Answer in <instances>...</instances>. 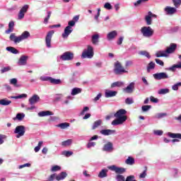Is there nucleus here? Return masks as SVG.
I'll list each match as a JSON object with an SVG mask.
<instances>
[{
	"instance_id": "1",
	"label": "nucleus",
	"mask_w": 181,
	"mask_h": 181,
	"mask_svg": "<svg viewBox=\"0 0 181 181\" xmlns=\"http://www.w3.org/2000/svg\"><path fill=\"white\" fill-rule=\"evenodd\" d=\"M127 110L124 109L119 110L115 115L114 117L116 119L112 122V125H122L127 119H128V117H127Z\"/></svg>"
},
{
	"instance_id": "2",
	"label": "nucleus",
	"mask_w": 181,
	"mask_h": 181,
	"mask_svg": "<svg viewBox=\"0 0 181 181\" xmlns=\"http://www.w3.org/2000/svg\"><path fill=\"white\" fill-rule=\"evenodd\" d=\"M28 37H30V33L24 31L20 36H16V34L11 33L9 39L16 45L21 43L23 40H25V39H28Z\"/></svg>"
},
{
	"instance_id": "3",
	"label": "nucleus",
	"mask_w": 181,
	"mask_h": 181,
	"mask_svg": "<svg viewBox=\"0 0 181 181\" xmlns=\"http://www.w3.org/2000/svg\"><path fill=\"white\" fill-rule=\"evenodd\" d=\"M94 57V48L91 45H88L87 49H85L81 54L82 59H93Z\"/></svg>"
},
{
	"instance_id": "4",
	"label": "nucleus",
	"mask_w": 181,
	"mask_h": 181,
	"mask_svg": "<svg viewBox=\"0 0 181 181\" xmlns=\"http://www.w3.org/2000/svg\"><path fill=\"white\" fill-rule=\"evenodd\" d=\"M141 33L144 37H152L153 36V29L151 27H143L141 29Z\"/></svg>"
},
{
	"instance_id": "5",
	"label": "nucleus",
	"mask_w": 181,
	"mask_h": 181,
	"mask_svg": "<svg viewBox=\"0 0 181 181\" xmlns=\"http://www.w3.org/2000/svg\"><path fill=\"white\" fill-rule=\"evenodd\" d=\"M107 168L110 170L115 172L117 175H122L123 173H125L127 172V169H125L124 168L117 167L115 165L108 166Z\"/></svg>"
},
{
	"instance_id": "6",
	"label": "nucleus",
	"mask_w": 181,
	"mask_h": 181,
	"mask_svg": "<svg viewBox=\"0 0 181 181\" xmlns=\"http://www.w3.org/2000/svg\"><path fill=\"white\" fill-rule=\"evenodd\" d=\"M114 72L117 75L122 74V73H127L124 66L118 61L115 64Z\"/></svg>"
},
{
	"instance_id": "7",
	"label": "nucleus",
	"mask_w": 181,
	"mask_h": 181,
	"mask_svg": "<svg viewBox=\"0 0 181 181\" xmlns=\"http://www.w3.org/2000/svg\"><path fill=\"white\" fill-rule=\"evenodd\" d=\"M53 35H54V30H50L45 37V44L49 49L52 47V37H53Z\"/></svg>"
},
{
	"instance_id": "8",
	"label": "nucleus",
	"mask_w": 181,
	"mask_h": 181,
	"mask_svg": "<svg viewBox=\"0 0 181 181\" xmlns=\"http://www.w3.org/2000/svg\"><path fill=\"white\" fill-rule=\"evenodd\" d=\"M25 132H26V130L23 125L17 126L14 131V134H17L16 138L23 136V135H25Z\"/></svg>"
},
{
	"instance_id": "9",
	"label": "nucleus",
	"mask_w": 181,
	"mask_h": 181,
	"mask_svg": "<svg viewBox=\"0 0 181 181\" xmlns=\"http://www.w3.org/2000/svg\"><path fill=\"white\" fill-rule=\"evenodd\" d=\"M60 59L64 62L73 60V59H74V54L70 52H66L62 55H61Z\"/></svg>"
},
{
	"instance_id": "10",
	"label": "nucleus",
	"mask_w": 181,
	"mask_h": 181,
	"mask_svg": "<svg viewBox=\"0 0 181 181\" xmlns=\"http://www.w3.org/2000/svg\"><path fill=\"white\" fill-rule=\"evenodd\" d=\"M28 9H29V5L25 4L24 5L21 9L20 10L18 16V18L21 21V19H23L25 18V13L28 12Z\"/></svg>"
},
{
	"instance_id": "11",
	"label": "nucleus",
	"mask_w": 181,
	"mask_h": 181,
	"mask_svg": "<svg viewBox=\"0 0 181 181\" xmlns=\"http://www.w3.org/2000/svg\"><path fill=\"white\" fill-rule=\"evenodd\" d=\"M153 77L156 80H163L165 78H169V76L165 72H160L153 74Z\"/></svg>"
},
{
	"instance_id": "12",
	"label": "nucleus",
	"mask_w": 181,
	"mask_h": 181,
	"mask_svg": "<svg viewBox=\"0 0 181 181\" xmlns=\"http://www.w3.org/2000/svg\"><path fill=\"white\" fill-rule=\"evenodd\" d=\"M71 32H73V28L70 26H66L64 28V31L62 35L63 39H67L69 37V35L71 33Z\"/></svg>"
},
{
	"instance_id": "13",
	"label": "nucleus",
	"mask_w": 181,
	"mask_h": 181,
	"mask_svg": "<svg viewBox=\"0 0 181 181\" xmlns=\"http://www.w3.org/2000/svg\"><path fill=\"white\" fill-rule=\"evenodd\" d=\"M29 57L23 55L20 57L18 62H17L18 66H26L28 64V59Z\"/></svg>"
},
{
	"instance_id": "14",
	"label": "nucleus",
	"mask_w": 181,
	"mask_h": 181,
	"mask_svg": "<svg viewBox=\"0 0 181 181\" xmlns=\"http://www.w3.org/2000/svg\"><path fill=\"white\" fill-rule=\"evenodd\" d=\"M134 90H135V83L132 82L124 89V91L127 93V94H132V93H134Z\"/></svg>"
},
{
	"instance_id": "15",
	"label": "nucleus",
	"mask_w": 181,
	"mask_h": 181,
	"mask_svg": "<svg viewBox=\"0 0 181 181\" xmlns=\"http://www.w3.org/2000/svg\"><path fill=\"white\" fill-rule=\"evenodd\" d=\"M177 47V45L175 43H171L168 47H167L165 52L168 54H170L172 53H175L176 51V49Z\"/></svg>"
},
{
	"instance_id": "16",
	"label": "nucleus",
	"mask_w": 181,
	"mask_h": 181,
	"mask_svg": "<svg viewBox=\"0 0 181 181\" xmlns=\"http://www.w3.org/2000/svg\"><path fill=\"white\" fill-rule=\"evenodd\" d=\"M164 11L166 13V15H173L176 13L177 10L176 9V8L174 7L166 6L164 8Z\"/></svg>"
},
{
	"instance_id": "17",
	"label": "nucleus",
	"mask_w": 181,
	"mask_h": 181,
	"mask_svg": "<svg viewBox=\"0 0 181 181\" xmlns=\"http://www.w3.org/2000/svg\"><path fill=\"white\" fill-rule=\"evenodd\" d=\"M40 101V97L37 95H33L30 99L29 103L30 105H34V104H36Z\"/></svg>"
},
{
	"instance_id": "18",
	"label": "nucleus",
	"mask_w": 181,
	"mask_h": 181,
	"mask_svg": "<svg viewBox=\"0 0 181 181\" xmlns=\"http://www.w3.org/2000/svg\"><path fill=\"white\" fill-rule=\"evenodd\" d=\"M118 94V92L115 90H106L105 93V97L106 98H111V97H115Z\"/></svg>"
},
{
	"instance_id": "19",
	"label": "nucleus",
	"mask_w": 181,
	"mask_h": 181,
	"mask_svg": "<svg viewBox=\"0 0 181 181\" xmlns=\"http://www.w3.org/2000/svg\"><path fill=\"white\" fill-rule=\"evenodd\" d=\"M15 28V22L10 21L8 23V29L5 31L6 35H9V33H12L13 32V29Z\"/></svg>"
},
{
	"instance_id": "20",
	"label": "nucleus",
	"mask_w": 181,
	"mask_h": 181,
	"mask_svg": "<svg viewBox=\"0 0 181 181\" xmlns=\"http://www.w3.org/2000/svg\"><path fill=\"white\" fill-rule=\"evenodd\" d=\"M117 35L118 33H117V30H113L107 34V40H112V39H115V37H117Z\"/></svg>"
},
{
	"instance_id": "21",
	"label": "nucleus",
	"mask_w": 181,
	"mask_h": 181,
	"mask_svg": "<svg viewBox=\"0 0 181 181\" xmlns=\"http://www.w3.org/2000/svg\"><path fill=\"white\" fill-rule=\"evenodd\" d=\"M100 134L102 135H105V136L108 135H112V134H115V130H112V129H102L100 131Z\"/></svg>"
},
{
	"instance_id": "22",
	"label": "nucleus",
	"mask_w": 181,
	"mask_h": 181,
	"mask_svg": "<svg viewBox=\"0 0 181 181\" xmlns=\"http://www.w3.org/2000/svg\"><path fill=\"white\" fill-rule=\"evenodd\" d=\"M112 149V143L111 142H107L103 146V151H105V152H111Z\"/></svg>"
},
{
	"instance_id": "23",
	"label": "nucleus",
	"mask_w": 181,
	"mask_h": 181,
	"mask_svg": "<svg viewBox=\"0 0 181 181\" xmlns=\"http://www.w3.org/2000/svg\"><path fill=\"white\" fill-rule=\"evenodd\" d=\"M67 177V173L66 172H62L58 175L56 176L57 180H64V179H66Z\"/></svg>"
},
{
	"instance_id": "24",
	"label": "nucleus",
	"mask_w": 181,
	"mask_h": 181,
	"mask_svg": "<svg viewBox=\"0 0 181 181\" xmlns=\"http://www.w3.org/2000/svg\"><path fill=\"white\" fill-rule=\"evenodd\" d=\"M108 173V170L107 169H103L98 174V177H100V179H103L104 177H107V174Z\"/></svg>"
},
{
	"instance_id": "25",
	"label": "nucleus",
	"mask_w": 181,
	"mask_h": 181,
	"mask_svg": "<svg viewBox=\"0 0 181 181\" xmlns=\"http://www.w3.org/2000/svg\"><path fill=\"white\" fill-rule=\"evenodd\" d=\"M98 42H100V35L98 34L93 35L92 36L93 45H98Z\"/></svg>"
},
{
	"instance_id": "26",
	"label": "nucleus",
	"mask_w": 181,
	"mask_h": 181,
	"mask_svg": "<svg viewBox=\"0 0 181 181\" xmlns=\"http://www.w3.org/2000/svg\"><path fill=\"white\" fill-rule=\"evenodd\" d=\"M125 164L130 165L131 166H132V165H135V158L129 156L127 159L125 160Z\"/></svg>"
},
{
	"instance_id": "27",
	"label": "nucleus",
	"mask_w": 181,
	"mask_h": 181,
	"mask_svg": "<svg viewBox=\"0 0 181 181\" xmlns=\"http://www.w3.org/2000/svg\"><path fill=\"white\" fill-rule=\"evenodd\" d=\"M6 50H7V52L13 53V54H18L19 53V50L16 49V48L13 47H7L6 48Z\"/></svg>"
},
{
	"instance_id": "28",
	"label": "nucleus",
	"mask_w": 181,
	"mask_h": 181,
	"mask_svg": "<svg viewBox=\"0 0 181 181\" xmlns=\"http://www.w3.org/2000/svg\"><path fill=\"white\" fill-rule=\"evenodd\" d=\"M168 135L170 136V138H173L175 139V138H177V139H181V134L180 133H170L168 132Z\"/></svg>"
},
{
	"instance_id": "29",
	"label": "nucleus",
	"mask_w": 181,
	"mask_h": 181,
	"mask_svg": "<svg viewBox=\"0 0 181 181\" xmlns=\"http://www.w3.org/2000/svg\"><path fill=\"white\" fill-rule=\"evenodd\" d=\"M101 124H103V120L101 119H98L96 120L95 122H94L93 126H92V129H97V128H98V127H100Z\"/></svg>"
},
{
	"instance_id": "30",
	"label": "nucleus",
	"mask_w": 181,
	"mask_h": 181,
	"mask_svg": "<svg viewBox=\"0 0 181 181\" xmlns=\"http://www.w3.org/2000/svg\"><path fill=\"white\" fill-rule=\"evenodd\" d=\"M39 117H47V115H53V112L47 110V111H42L38 113Z\"/></svg>"
},
{
	"instance_id": "31",
	"label": "nucleus",
	"mask_w": 181,
	"mask_h": 181,
	"mask_svg": "<svg viewBox=\"0 0 181 181\" xmlns=\"http://www.w3.org/2000/svg\"><path fill=\"white\" fill-rule=\"evenodd\" d=\"M49 83H51V84H54V85L62 84V80L56 79L54 78L50 77L49 78Z\"/></svg>"
},
{
	"instance_id": "32",
	"label": "nucleus",
	"mask_w": 181,
	"mask_h": 181,
	"mask_svg": "<svg viewBox=\"0 0 181 181\" xmlns=\"http://www.w3.org/2000/svg\"><path fill=\"white\" fill-rule=\"evenodd\" d=\"M156 57H167L168 54L166 51H159L156 54Z\"/></svg>"
},
{
	"instance_id": "33",
	"label": "nucleus",
	"mask_w": 181,
	"mask_h": 181,
	"mask_svg": "<svg viewBox=\"0 0 181 181\" xmlns=\"http://www.w3.org/2000/svg\"><path fill=\"white\" fill-rule=\"evenodd\" d=\"M12 104V101L7 99H1L0 100V105H9Z\"/></svg>"
},
{
	"instance_id": "34",
	"label": "nucleus",
	"mask_w": 181,
	"mask_h": 181,
	"mask_svg": "<svg viewBox=\"0 0 181 181\" xmlns=\"http://www.w3.org/2000/svg\"><path fill=\"white\" fill-rule=\"evenodd\" d=\"M124 86V82L116 81L111 84V88H114L115 87H122Z\"/></svg>"
},
{
	"instance_id": "35",
	"label": "nucleus",
	"mask_w": 181,
	"mask_h": 181,
	"mask_svg": "<svg viewBox=\"0 0 181 181\" xmlns=\"http://www.w3.org/2000/svg\"><path fill=\"white\" fill-rule=\"evenodd\" d=\"M156 64L153 62H149V64L147 66V71L148 73L151 72V70H153L155 69Z\"/></svg>"
},
{
	"instance_id": "36",
	"label": "nucleus",
	"mask_w": 181,
	"mask_h": 181,
	"mask_svg": "<svg viewBox=\"0 0 181 181\" xmlns=\"http://www.w3.org/2000/svg\"><path fill=\"white\" fill-rule=\"evenodd\" d=\"M81 93V88H74L72 89L71 95H77V94H80Z\"/></svg>"
},
{
	"instance_id": "37",
	"label": "nucleus",
	"mask_w": 181,
	"mask_h": 181,
	"mask_svg": "<svg viewBox=\"0 0 181 181\" xmlns=\"http://www.w3.org/2000/svg\"><path fill=\"white\" fill-rule=\"evenodd\" d=\"M25 118V115L23 113H18L16 117H14L13 119L16 121V119H18V121H22L23 119Z\"/></svg>"
},
{
	"instance_id": "38",
	"label": "nucleus",
	"mask_w": 181,
	"mask_h": 181,
	"mask_svg": "<svg viewBox=\"0 0 181 181\" xmlns=\"http://www.w3.org/2000/svg\"><path fill=\"white\" fill-rule=\"evenodd\" d=\"M58 127H59L61 129H66V128H69V127H70V123H61L58 125Z\"/></svg>"
},
{
	"instance_id": "39",
	"label": "nucleus",
	"mask_w": 181,
	"mask_h": 181,
	"mask_svg": "<svg viewBox=\"0 0 181 181\" xmlns=\"http://www.w3.org/2000/svg\"><path fill=\"white\" fill-rule=\"evenodd\" d=\"M47 17L44 19V23L45 25H47L49 23V19H50V17L52 16V11H47Z\"/></svg>"
},
{
	"instance_id": "40",
	"label": "nucleus",
	"mask_w": 181,
	"mask_h": 181,
	"mask_svg": "<svg viewBox=\"0 0 181 181\" xmlns=\"http://www.w3.org/2000/svg\"><path fill=\"white\" fill-rule=\"evenodd\" d=\"M71 142H73L71 139H68L62 141V146H70V145H71Z\"/></svg>"
},
{
	"instance_id": "41",
	"label": "nucleus",
	"mask_w": 181,
	"mask_h": 181,
	"mask_svg": "<svg viewBox=\"0 0 181 181\" xmlns=\"http://www.w3.org/2000/svg\"><path fill=\"white\" fill-rule=\"evenodd\" d=\"M10 84H12L14 87H19V85H18V79L15 78L10 80Z\"/></svg>"
},
{
	"instance_id": "42",
	"label": "nucleus",
	"mask_w": 181,
	"mask_h": 181,
	"mask_svg": "<svg viewBox=\"0 0 181 181\" xmlns=\"http://www.w3.org/2000/svg\"><path fill=\"white\" fill-rule=\"evenodd\" d=\"M28 97V95L23 93L21 95H19L18 96H11V98H14L15 100H18L19 98H26Z\"/></svg>"
},
{
	"instance_id": "43",
	"label": "nucleus",
	"mask_w": 181,
	"mask_h": 181,
	"mask_svg": "<svg viewBox=\"0 0 181 181\" xmlns=\"http://www.w3.org/2000/svg\"><path fill=\"white\" fill-rule=\"evenodd\" d=\"M139 54H141L142 56H145L148 59H151V54H149V52H148L146 51H141L139 52Z\"/></svg>"
},
{
	"instance_id": "44",
	"label": "nucleus",
	"mask_w": 181,
	"mask_h": 181,
	"mask_svg": "<svg viewBox=\"0 0 181 181\" xmlns=\"http://www.w3.org/2000/svg\"><path fill=\"white\" fill-rule=\"evenodd\" d=\"M147 170H148V168L146 167H145V170H144V172L139 175L140 179H145V177H146V171Z\"/></svg>"
},
{
	"instance_id": "45",
	"label": "nucleus",
	"mask_w": 181,
	"mask_h": 181,
	"mask_svg": "<svg viewBox=\"0 0 181 181\" xmlns=\"http://www.w3.org/2000/svg\"><path fill=\"white\" fill-rule=\"evenodd\" d=\"M168 93H169V89L168 88H162L158 90V94L165 95V94H168Z\"/></svg>"
},
{
	"instance_id": "46",
	"label": "nucleus",
	"mask_w": 181,
	"mask_h": 181,
	"mask_svg": "<svg viewBox=\"0 0 181 181\" xmlns=\"http://www.w3.org/2000/svg\"><path fill=\"white\" fill-rule=\"evenodd\" d=\"M62 155H64L66 158H69V157L71 156V155H73V152L72 151H64L62 152Z\"/></svg>"
},
{
	"instance_id": "47",
	"label": "nucleus",
	"mask_w": 181,
	"mask_h": 181,
	"mask_svg": "<svg viewBox=\"0 0 181 181\" xmlns=\"http://www.w3.org/2000/svg\"><path fill=\"white\" fill-rule=\"evenodd\" d=\"M116 180L117 181H125V177H124V175L121 174H118L117 175H116Z\"/></svg>"
},
{
	"instance_id": "48",
	"label": "nucleus",
	"mask_w": 181,
	"mask_h": 181,
	"mask_svg": "<svg viewBox=\"0 0 181 181\" xmlns=\"http://www.w3.org/2000/svg\"><path fill=\"white\" fill-rule=\"evenodd\" d=\"M145 19L147 25H152V18H151V16H149L148 15L146 16Z\"/></svg>"
},
{
	"instance_id": "49",
	"label": "nucleus",
	"mask_w": 181,
	"mask_h": 181,
	"mask_svg": "<svg viewBox=\"0 0 181 181\" xmlns=\"http://www.w3.org/2000/svg\"><path fill=\"white\" fill-rule=\"evenodd\" d=\"M10 70H11V66L3 67V68L1 69V74L6 73V72H8V71H10Z\"/></svg>"
},
{
	"instance_id": "50",
	"label": "nucleus",
	"mask_w": 181,
	"mask_h": 181,
	"mask_svg": "<svg viewBox=\"0 0 181 181\" xmlns=\"http://www.w3.org/2000/svg\"><path fill=\"white\" fill-rule=\"evenodd\" d=\"M59 170H62V167L59 165H54L51 169L52 172H57Z\"/></svg>"
},
{
	"instance_id": "51",
	"label": "nucleus",
	"mask_w": 181,
	"mask_h": 181,
	"mask_svg": "<svg viewBox=\"0 0 181 181\" xmlns=\"http://www.w3.org/2000/svg\"><path fill=\"white\" fill-rule=\"evenodd\" d=\"M152 106L151 105H144L141 107V110L144 112H146V111H148V110H151Z\"/></svg>"
},
{
	"instance_id": "52",
	"label": "nucleus",
	"mask_w": 181,
	"mask_h": 181,
	"mask_svg": "<svg viewBox=\"0 0 181 181\" xmlns=\"http://www.w3.org/2000/svg\"><path fill=\"white\" fill-rule=\"evenodd\" d=\"M125 103L127 104V105L134 104V99H132V98H127L125 100Z\"/></svg>"
},
{
	"instance_id": "53",
	"label": "nucleus",
	"mask_w": 181,
	"mask_h": 181,
	"mask_svg": "<svg viewBox=\"0 0 181 181\" xmlns=\"http://www.w3.org/2000/svg\"><path fill=\"white\" fill-rule=\"evenodd\" d=\"M181 86V82L175 83L174 86H173L172 88L175 91H177L179 90V87Z\"/></svg>"
},
{
	"instance_id": "54",
	"label": "nucleus",
	"mask_w": 181,
	"mask_h": 181,
	"mask_svg": "<svg viewBox=\"0 0 181 181\" xmlns=\"http://www.w3.org/2000/svg\"><path fill=\"white\" fill-rule=\"evenodd\" d=\"M6 139V136L5 134H0V145H2Z\"/></svg>"
},
{
	"instance_id": "55",
	"label": "nucleus",
	"mask_w": 181,
	"mask_h": 181,
	"mask_svg": "<svg viewBox=\"0 0 181 181\" xmlns=\"http://www.w3.org/2000/svg\"><path fill=\"white\" fill-rule=\"evenodd\" d=\"M173 2L175 8H179L180 5H181V0H173Z\"/></svg>"
},
{
	"instance_id": "56",
	"label": "nucleus",
	"mask_w": 181,
	"mask_h": 181,
	"mask_svg": "<svg viewBox=\"0 0 181 181\" xmlns=\"http://www.w3.org/2000/svg\"><path fill=\"white\" fill-rule=\"evenodd\" d=\"M90 110V107H84L83 110L81 112L80 115L83 116L86 114V112H87V111Z\"/></svg>"
},
{
	"instance_id": "57",
	"label": "nucleus",
	"mask_w": 181,
	"mask_h": 181,
	"mask_svg": "<svg viewBox=\"0 0 181 181\" xmlns=\"http://www.w3.org/2000/svg\"><path fill=\"white\" fill-rule=\"evenodd\" d=\"M156 63H157V64H159V66H165V62H163V61L159 59H155Z\"/></svg>"
},
{
	"instance_id": "58",
	"label": "nucleus",
	"mask_w": 181,
	"mask_h": 181,
	"mask_svg": "<svg viewBox=\"0 0 181 181\" xmlns=\"http://www.w3.org/2000/svg\"><path fill=\"white\" fill-rule=\"evenodd\" d=\"M104 8L105 9H107L108 11L112 9V6L110 3H105L104 5Z\"/></svg>"
},
{
	"instance_id": "59",
	"label": "nucleus",
	"mask_w": 181,
	"mask_h": 181,
	"mask_svg": "<svg viewBox=\"0 0 181 181\" xmlns=\"http://www.w3.org/2000/svg\"><path fill=\"white\" fill-rule=\"evenodd\" d=\"M56 174L51 175L46 181H53L54 179H56Z\"/></svg>"
},
{
	"instance_id": "60",
	"label": "nucleus",
	"mask_w": 181,
	"mask_h": 181,
	"mask_svg": "<svg viewBox=\"0 0 181 181\" xmlns=\"http://www.w3.org/2000/svg\"><path fill=\"white\" fill-rule=\"evenodd\" d=\"M168 115L166 113H158L156 117L158 119L163 118V117H166Z\"/></svg>"
},
{
	"instance_id": "61",
	"label": "nucleus",
	"mask_w": 181,
	"mask_h": 181,
	"mask_svg": "<svg viewBox=\"0 0 181 181\" xmlns=\"http://www.w3.org/2000/svg\"><path fill=\"white\" fill-rule=\"evenodd\" d=\"M75 25H76V21L72 20L69 21L67 26H69V28H73V26H75Z\"/></svg>"
},
{
	"instance_id": "62",
	"label": "nucleus",
	"mask_w": 181,
	"mask_h": 181,
	"mask_svg": "<svg viewBox=\"0 0 181 181\" xmlns=\"http://www.w3.org/2000/svg\"><path fill=\"white\" fill-rule=\"evenodd\" d=\"M93 146H95V142L90 141V142H88L87 144V148H93Z\"/></svg>"
},
{
	"instance_id": "63",
	"label": "nucleus",
	"mask_w": 181,
	"mask_h": 181,
	"mask_svg": "<svg viewBox=\"0 0 181 181\" xmlns=\"http://www.w3.org/2000/svg\"><path fill=\"white\" fill-rule=\"evenodd\" d=\"M154 134L155 135L160 136V135H163V132L162 130H156L154 131Z\"/></svg>"
},
{
	"instance_id": "64",
	"label": "nucleus",
	"mask_w": 181,
	"mask_h": 181,
	"mask_svg": "<svg viewBox=\"0 0 181 181\" xmlns=\"http://www.w3.org/2000/svg\"><path fill=\"white\" fill-rule=\"evenodd\" d=\"M133 179H135V176L129 175L127 176L125 181H132Z\"/></svg>"
}]
</instances>
